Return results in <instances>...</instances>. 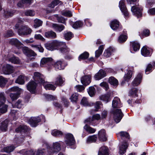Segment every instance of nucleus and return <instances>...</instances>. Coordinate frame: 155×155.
<instances>
[{
	"mask_svg": "<svg viewBox=\"0 0 155 155\" xmlns=\"http://www.w3.org/2000/svg\"><path fill=\"white\" fill-rule=\"evenodd\" d=\"M5 101L4 93H0V113L2 114L6 113L7 110L8 106L5 104Z\"/></svg>",
	"mask_w": 155,
	"mask_h": 155,
	"instance_id": "nucleus-1",
	"label": "nucleus"
},
{
	"mask_svg": "<svg viewBox=\"0 0 155 155\" xmlns=\"http://www.w3.org/2000/svg\"><path fill=\"white\" fill-rule=\"evenodd\" d=\"M111 113L113 114L114 119L116 123L120 122L124 115L120 109H114L111 111Z\"/></svg>",
	"mask_w": 155,
	"mask_h": 155,
	"instance_id": "nucleus-2",
	"label": "nucleus"
},
{
	"mask_svg": "<svg viewBox=\"0 0 155 155\" xmlns=\"http://www.w3.org/2000/svg\"><path fill=\"white\" fill-rule=\"evenodd\" d=\"M32 30L27 25H22L18 31L19 35H28L31 34Z\"/></svg>",
	"mask_w": 155,
	"mask_h": 155,
	"instance_id": "nucleus-3",
	"label": "nucleus"
},
{
	"mask_svg": "<svg viewBox=\"0 0 155 155\" xmlns=\"http://www.w3.org/2000/svg\"><path fill=\"white\" fill-rule=\"evenodd\" d=\"M65 141L68 146H71L74 145L75 141L73 135L68 134L65 135Z\"/></svg>",
	"mask_w": 155,
	"mask_h": 155,
	"instance_id": "nucleus-4",
	"label": "nucleus"
},
{
	"mask_svg": "<svg viewBox=\"0 0 155 155\" xmlns=\"http://www.w3.org/2000/svg\"><path fill=\"white\" fill-rule=\"evenodd\" d=\"M33 78L36 83H43L45 80L43 78V76L40 73L35 72L34 74Z\"/></svg>",
	"mask_w": 155,
	"mask_h": 155,
	"instance_id": "nucleus-5",
	"label": "nucleus"
},
{
	"mask_svg": "<svg viewBox=\"0 0 155 155\" xmlns=\"http://www.w3.org/2000/svg\"><path fill=\"white\" fill-rule=\"evenodd\" d=\"M125 1L122 0L120 1L119 3V7L123 14L125 17H127L128 15L127 8L124 4Z\"/></svg>",
	"mask_w": 155,
	"mask_h": 155,
	"instance_id": "nucleus-6",
	"label": "nucleus"
},
{
	"mask_svg": "<svg viewBox=\"0 0 155 155\" xmlns=\"http://www.w3.org/2000/svg\"><path fill=\"white\" fill-rule=\"evenodd\" d=\"M142 10V8L137 7V6H134L131 7V11L133 14L138 18L141 16Z\"/></svg>",
	"mask_w": 155,
	"mask_h": 155,
	"instance_id": "nucleus-7",
	"label": "nucleus"
},
{
	"mask_svg": "<svg viewBox=\"0 0 155 155\" xmlns=\"http://www.w3.org/2000/svg\"><path fill=\"white\" fill-rule=\"evenodd\" d=\"M37 84V83L33 81H30L27 85V89L31 93H34L35 92Z\"/></svg>",
	"mask_w": 155,
	"mask_h": 155,
	"instance_id": "nucleus-8",
	"label": "nucleus"
},
{
	"mask_svg": "<svg viewBox=\"0 0 155 155\" xmlns=\"http://www.w3.org/2000/svg\"><path fill=\"white\" fill-rule=\"evenodd\" d=\"M54 61L51 58H44L41 59V66L44 67L46 64H53Z\"/></svg>",
	"mask_w": 155,
	"mask_h": 155,
	"instance_id": "nucleus-9",
	"label": "nucleus"
},
{
	"mask_svg": "<svg viewBox=\"0 0 155 155\" xmlns=\"http://www.w3.org/2000/svg\"><path fill=\"white\" fill-rule=\"evenodd\" d=\"M41 120L39 117H31L28 121L29 124L32 127H36L38 123L40 122Z\"/></svg>",
	"mask_w": 155,
	"mask_h": 155,
	"instance_id": "nucleus-10",
	"label": "nucleus"
},
{
	"mask_svg": "<svg viewBox=\"0 0 155 155\" xmlns=\"http://www.w3.org/2000/svg\"><path fill=\"white\" fill-rule=\"evenodd\" d=\"M91 75H85L81 78V83L84 85H87L89 84L91 82Z\"/></svg>",
	"mask_w": 155,
	"mask_h": 155,
	"instance_id": "nucleus-11",
	"label": "nucleus"
},
{
	"mask_svg": "<svg viewBox=\"0 0 155 155\" xmlns=\"http://www.w3.org/2000/svg\"><path fill=\"white\" fill-rule=\"evenodd\" d=\"M105 71L102 69L100 70L94 76V78L96 80H100L106 76Z\"/></svg>",
	"mask_w": 155,
	"mask_h": 155,
	"instance_id": "nucleus-12",
	"label": "nucleus"
},
{
	"mask_svg": "<svg viewBox=\"0 0 155 155\" xmlns=\"http://www.w3.org/2000/svg\"><path fill=\"white\" fill-rule=\"evenodd\" d=\"M98 137L100 140L106 141L107 139V137L105 130L104 129L101 130L98 133Z\"/></svg>",
	"mask_w": 155,
	"mask_h": 155,
	"instance_id": "nucleus-13",
	"label": "nucleus"
},
{
	"mask_svg": "<svg viewBox=\"0 0 155 155\" xmlns=\"http://www.w3.org/2000/svg\"><path fill=\"white\" fill-rule=\"evenodd\" d=\"M112 107L113 108H120L122 107L120 99L118 97L114 98L112 101Z\"/></svg>",
	"mask_w": 155,
	"mask_h": 155,
	"instance_id": "nucleus-14",
	"label": "nucleus"
},
{
	"mask_svg": "<svg viewBox=\"0 0 155 155\" xmlns=\"http://www.w3.org/2000/svg\"><path fill=\"white\" fill-rule=\"evenodd\" d=\"M13 67L9 64H7L2 69L3 73L5 74H8L13 73Z\"/></svg>",
	"mask_w": 155,
	"mask_h": 155,
	"instance_id": "nucleus-15",
	"label": "nucleus"
},
{
	"mask_svg": "<svg viewBox=\"0 0 155 155\" xmlns=\"http://www.w3.org/2000/svg\"><path fill=\"white\" fill-rule=\"evenodd\" d=\"M142 77V76L141 74H138L132 82V85L133 86H136L139 85L141 82Z\"/></svg>",
	"mask_w": 155,
	"mask_h": 155,
	"instance_id": "nucleus-16",
	"label": "nucleus"
},
{
	"mask_svg": "<svg viewBox=\"0 0 155 155\" xmlns=\"http://www.w3.org/2000/svg\"><path fill=\"white\" fill-rule=\"evenodd\" d=\"M23 53L28 56H34L36 54L32 50L28 48H25L22 49Z\"/></svg>",
	"mask_w": 155,
	"mask_h": 155,
	"instance_id": "nucleus-17",
	"label": "nucleus"
},
{
	"mask_svg": "<svg viewBox=\"0 0 155 155\" xmlns=\"http://www.w3.org/2000/svg\"><path fill=\"white\" fill-rule=\"evenodd\" d=\"M109 155V150L107 147L104 146L100 148L98 155Z\"/></svg>",
	"mask_w": 155,
	"mask_h": 155,
	"instance_id": "nucleus-18",
	"label": "nucleus"
},
{
	"mask_svg": "<svg viewBox=\"0 0 155 155\" xmlns=\"http://www.w3.org/2000/svg\"><path fill=\"white\" fill-rule=\"evenodd\" d=\"M128 144L126 142L123 143L120 147L119 153L120 154L122 155L126 152V150L128 147Z\"/></svg>",
	"mask_w": 155,
	"mask_h": 155,
	"instance_id": "nucleus-19",
	"label": "nucleus"
},
{
	"mask_svg": "<svg viewBox=\"0 0 155 155\" xmlns=\"http://www.w3.org/2000/svg\"><path fill=\"white\" fill-rule=\"evenodd\" d=\"M52 28L56 32H60L64 28V26L63 25H58L57 24H53L52 25Z\"/></svg>",
	"mask_w": 155,
	"mask_h": 155,
	"instance_id": "nucleus-20",
	"label": "nucleus"
},
{
	"mask_svg": "<svg viewBox=\"0 0 155 155\" xmlns=\"http://www.w3.org/2000/svg\"><path fill=\"white\" fill-rule=\"evenodd\" d=\"M45 37L48 38L54 39L57 37V35L55 32L52 31H50L45 33Z\"/></svg>",
	"mask_w": 155,
	"mask_h": 155,
	"instance_id": "nucleus-21",
	"label": "nucleus"
},
{
	"mask_svg": "<svg viewBox=\"0 0 155 155\" xmlns=\"http://www.w3.org/2000/svg\"><path fill=\"white\" fill-rule=\"evenodd\" d=\"M127 31L125 29L123 30V33L124 35L122 34L119 37L118 41L120 43H123L127 39L126 33Z\"/></svg>",
	"mask_w": 155,
	"mask_h": 155,
	"instance_id": "nucleus-22",
	"label": "nucleus"
},
{
	"mask_svg": "<svg viewBox=\"0 0 155 155\" xmlns=\"http://www.w3.org/2000/svg\"><path fill=\"white\" fill-rule=\"evenodd\" d=\"M42 84H43L46 90H54L56 88V87L53 85L47 82H45V81Z\"/></svg>",
	"mask_w": 155,
	"mask_h": 155,
	"instance_id": "nucleus-23",
	"label": "nucleus"
},
{
	"mask_svg": "<svg viewBox=\"0 0 155 155\" xmlns=\"http://www.w3.org/2000/svg\"><path fill=\"white\" fill-rule=\"evenodd\" d=\"M119 22L116 20L112 21L110 25L111 28L113 30H115L117 29L119 27Z\"/></svg>",
	"mask_w": 155,
	"mask_h": 155,
	"instance_id": "nucleus-24",
	"label": "nucleus"
},
{
	"mask_svg": "<svg viewBox=\"0 0 155 155\" xmlns=\"http://www.w3.org/2000/svg\"><path fill=\"white\" fill-rule=\"evenodd\" d=\"M54 67L56 69L61 70L64 69V67L63 65V62L61 61H58L55 63L54 62Z\"/></svg>",
	"mask_w": 155,
	"mask_h": 155,
	"instance_id": "nucleus-25",
	"label": "nucleus"
},
{
	"mask_svg": "<svg viewBox=\"0 0 155 155\" xmlns=\"http://www.w3.org/2000/svg\"><path fill=\"white\" fill-rule=\"evenodd\" d=\"M109 82L114 86H117L118 83V80L114 77L111 76L109 78Z\"/></svg>",
	"mask_w": 155,
	"mask_h": 155,
	"instance_id": "nucleus-26",
	"label": "nucleus"
},
{
	"mask_svg": "<svg viewBox=\"0 0 155 155\" xmlns=\"http://www.w3.org/2000/svg\"><path fill=\"white\" fill-rule=\"evenodd\" d=\"M141 54L142 55L145 57L148 56L150 55V52L145 46H143L142 48Z\"/></svg>",
	"mask_w": 155,
	"mask_h": 155,
	"instance_id": "nucleus-27",
	"label": "nucleus"
},
{
	"mask_svg": "<svg viewBox=\"0 0 155 155\" xmlns=\"http://www.w3.org/2000/svg\"><path fill=\"white\" fill-rule=\"evenodd\" d=\"M8 90L10 92H16V94H19L22 91V89L16 86L12 87L9 88Z\"/></svg>",
	"mask_w": 155,
	"mask_h": 155,
	"instance_id": "nucleus-28",
	"label": "nucleus"
},
{
	"mask_svg": "<svg viewBox=\"0 0 155 155\" xmlns=\"http://www.w3.org/2000/svg\"><path fill=\"white\" fill-rule=\"evenodd\" d=\"M110 94H107L101 96L100 97V99L101 100L105 102L106 103L109 101L110 100Z\"/></svg>",
	"mask_w": 155,
	"mask_h": 155,
	"instance_id": "nucleus-29",
	"label": "nucleus"
},
{
	"mask_svg": "<svg viewBox=\"0 0 155 155\" xmlns=\"http://www.w3.org/2000/svg\"><path fill=\"white\" fill-rule=\"evenodd\" d=\"M84 129L88 133L90 134H93L96 131V129L92 128L86 124L84 126Z\"/></svg>",
	"mask_w": 155,
	"mask_h": 155,
	"instance_id": "nucleus-30",
	"label": "nucleus"
},
{
	"mask_svg": "<svg viewBox=\"0 0 155 155\" xmlns=\"http://www.w3.org/2000/svg\"><path fill=\"white\" fill-rule=\"evenodd\" d=\"M131 44L133 48L134 51H137L139 49L140 45L138 42L134 41L131 42Z\"/></svg>",
	"mask_w": 155,
	"mask_h": 155,
	"instance_id": "nucleus-31",
	"label": "nucleus"
},
{
	"mask_svg": "<svg viewBox=\"0 0 155 155\" xmlns=\"http://www.w3.org/2000/svg\"><path fill=\"white\" fill-rule=\"evenodd\" d=\"M28 127L27 126L23 125L20 126L18 127L15 130V131L17 132H25L27 130Z\"/></svg>",
	"mask_w": 155,
	"mask_h": 155,
	"instance_id": "nucleus-32",
	"label": "nucleus"
},
{
	"mask_svg": "<svg viewBox=\"0 0 155 155\" xmlns=\"http://www.w3.org/2000/svg\"><path fill=\"white\" fill-rule=\"evenodd\" d=\"M8 79L4 78L2 76H0V87H4L7 82H8Z\"/></svg>",
	"mask_w": 155,
	"mask_h": 155,
	"instance_id": "nucleus-33",
	"label": "nucleus"
},
{
	"mask_svg": "<svg viewBox=\"0 0 155 155\" xmlns=\"http://www.w3.org/2000/svg\"><path fill=\"white\" fill-rule=\"evenodd\" d=\"M8 123L7 121H5L2 122L0 127V131H5L6 130L7 128Z\"/></svg>",
	"mask_w": 155,
	"mask_h": 155,
	"instance_id": "nucleus-34",
	"label": "nucleus"
},
{
	"mask_svg": "<svg viewBox=\"0 0 155 155\" xmlns=\"http://www.w3.org/2000/svg\"><path fill=\"white\" fill-rule=\"evenodd\" d=\"M53 149L54 152H58L61 149L60 144L58 142H56L53 143Z\"/></svg>",
	"mask_w": 155,
	"mask_h": 155,
	"instance_id": "nucleus-35",
	"label": "nucleus"
},
{
	"mask_svg": "<svg viewBox=\"0 0 155 155\" xmlns=\"http://www.w3.org/2000/svg\"><path fill=\"white\" fill-rule=\"evenodd\" d=\"M81 104L84 106H92L94 105L93 103H89L87 99L85 97H83L81 100Z\"/></svg>",
	"mask_w": 155,
	"mask_h": 155,
	"instance_id": "nucleus-36",
	"label": "nucleus"
},
{
	"mask_svg": "<svg viewBox=\"0 0 155 155\" xmlns=\"http://www.w3.org/2000/svg\"><path fill=\"white\" fill-rule=\"evenodd\" d=\"M55 50L57 49L58 48L61 46L63 45V43L57 40H54L52 41Z\"/></svg>",
	"mask_w": 155,
	"mask_h": 155,
	"instance_id": "nucleus-37",
	"label": "nucleus"
},
{
	"mask_svg": "<svg viewBox=\"0 0 155 155\" xmlns=\"http://www.w3.org/2000/svg\"><path fill=\"white\" fill-rule=\"evenodd\" d=\"M15 82L21 84H24L25 83L24 76L22 75L19 76L16 80Z\"/></svg>",
	"mask_w": 155,
	"mask_h": 155,
	"instance_id": "nucleus-38",
	"label": "nucleus"
},
{
	"mask_svg": "<svg viewBox=\"0 0 155 155\" xmlns=\"http://www.w3.org/2000/svg\"><path fill=\"white\" fill-rule=\"evenodd\" d=\"M104 49V46L103 45H101L99 49L95 51V57L96 58L99 57L101 54L103 50Z\"/></svg>",
	"mask_w": 155,
	"mask_h": 155,
	"instance_id": "nucleus-39",
	"label": "nucleus"
},
{
	"mask_svg": "<svg viewBox=\"0 0 155 155\" xmlns=\"http://www.w3.org/2000/svg\"><path fill=\"white\" fill-rule=\"evenodd\" d=\"M34 26L36 28L42 25L43 22L40 20L35 19L34 21Z\"/></svg>",
	"mask_w": 155,
	"mask_h": 155,
	"instance_id": "nucleus-40",
	"label": "nucleus"
},
{
	"mask_svg": "<svg viewBox=\"0 0 155 155\" xmlns=\"http://www.w3.org/2000/svg\"><path fill=\"white\" fill-rule=\"evenodd\" d=\"M89 56V54L87 52H85L81 54L78 57L79 61L81 60H84L88 58Z\"/></svg>",
	"mask_w": 155,
	"mask_h": 155,
	"instance_id": "nucleus-41",
	"label": "nucleus"
},
{
	"mask_svg": "<svg viewBox=\"0 0 155 155\" xmlns=\"http://www.w3.org/2000/svg\"><path fill=\"white\" fill-rule=\"evenodd\" d=\"M97 137L95 135L89 137L87 140V142L88 143L94 142L97 140Z\"/></svg>",
	"mask_w": 155,
	"mask_h": 155,
	"instance_id": "nucleus-42",
	"label": "nucleus"
},
{
	"mask_svg": "<svg viewBox=\"0 0 155 155\" xmlns=\"http://www.w3.org/2000/svg\"><path fill=\"white\" fill-rule=\"evenodd\" d=\"M23 105L22 101L20 100H18L14 104H12L13 107H16L18 108H21Z\"/></svg>",
	"mask_w": 155,
	"mask_h": 155,
	"instance_id": "nucleus-43",
	"label": "nucleus"
},
{
	"mask_svg": "<svg viewBox=\"0 0 155 155\" xmlns=\"http://www.w3.org/2000/svg\"><path fill=\"white\" fill-rule=\"evenodd\" d=\"M138 89L137 88H132L129 92V94L131 96L133 97H137L138 94L137 92H138Z\"/></svg>",
	"mask_w": 155,
	"mask_h": 155,
	"instance_id": "nucleus-44",
	"label": "nucleus"
},
{
	"mask_svg": "<svg viewBox=\"0 0 155 155\" xmlns=\"http://www.w3.org/2000/svg\"><path fill=\"white\" fill-rule=\"evenodd\" d=\"M64 35L65 39L67 40H70L73 37V35L70 32H65Z\"/></svg>",
	"mask_w": 155,
	"mask_h": 155,
	"instance_id": "nucleus-45",
	"label": "nucleus"
},
{
	"mask_svg": "<svg viewBox=\"0 0 155 155\" xmlns=\"http://www.w3.org/2000/svg\"><path fill=\"white\" fill-rule=\"evenodd\" d=\"M132 72L131 70H129L127 73L125 74L124 76V79L128 81L132 77Z\"/></svg>",
	"mask_w": 155,
	"mask_h": 155,
	"instance_id": "nucleus-46",
	"label": "nucleus"
},
{
	"mask_svg": "<svg viewBox=\"0 0 155 155\" xmlns=\"http://www.w3.org/2000/svg\"><path fill=\"white\" fill-rule=\"evenodd\" d=\"M61 14L65 16L69 17H71L72 16L71 12L68 10H63L61 12Z\"/></svg>",
	"mask_w": 155,
	"mask_h": 155,
	"instance_id": "nucleus-47",
	"label": "nucleus"
},
{
	"mask_svg": "<svg viewBox=\"0 0 155 155\" xmlns=\"http://www.w3.org/2000/svg\"><path fill=\"white\" fill-rule=\"evenodd\" d=\"M9 61L15 64H19L20 63V60L17 57H13L9 59Z\"/></svg>",
	"mask_w": 155,
	"mask_h": 155,
	"instance_id": "nucleus-48",
	"label": "nucleus"
},
{
	"mask_svg": "<svg viewBox=\"0 0 155 155\" xmlns=\"http://www.w3.org/2000/svg\"><path fill=\"white\" fill-rule=\"evenodd\" d=\"M51 134L54 136H59L62 135V132L58 130L54 129L52 130Z\"/></svg>",
	"mask_w": 155,
	"mask_h": 155,
	"instance_id": "nucleus-49",
	"label": "nucleus"
},
{
	"mask_svg": "<svg viewBox=\"0 0 155 155\" xmlns=\"http://www.w3.org/2000/svg\"><path fill=\"white\" fill-rule=\"evenodd\" d=\"M15 148V147L12 146H8L4 147L3 149L4 152L9 153L12 151Z\"/></svg>",
	"mask_w": 155,
	"mask_h": 155,
	"instance_id": "nucleus-50",
	"label": "nucleus"
},
{
	"mask_svg": "<svg viewBox=\"0 0 155 155\" xmlns=\"http://www.w3.org/2000/svg\"><path fill=\"white\" fill-rule=\"evenodd\" d=\"M45 46L46 48L49 50L52 51L55 50L52 42L51 43H46L45 44Z\"/></svg>",
	"mask_w": 155,
	"mask_h": 155,
	"instance_id": "nucleus-51",
	"label": "nucleus"
},
{
	"mask_svg": "<svg viewBox=\"0 0 155 155\" xmlns=\"http://www.w3.org/2000/svg\"><path fill=\"white\" fill-rule=\"evenodd\" d=\"M60 51L63 54H67L69 52V49L66 45L62 47L60 49Z\"/></svg>",
	"mask_w": 155,
	"mask_h": 155,
	"instance_id": "nucleus-52",
	"label": "nucleus"
},
{
	"mask_svg": "<svg viewBox=\"0 0 155 155\" xmlns=\"http://www.w3.org/2000/svg\"><path fill=\"white\" fill-rule=\"evenodd\" d=\"M10 43L13 45L18 46L21 45V42L16 39H12L10 41Z\"/></svg>",
	"mask_w": 155,
	"mask_h": 155,
	"instance_id": "nucleus-53",
	"label": "nucleus"
},
{
	"mask_svg": "<svg viewBox=\"0 0 155 155\" xmlns=\"http://www.w3.org/2000/svg\"><path fill=\"white\" fill-rule=\"evenodd\" d=\"M60 2L58 0H53L51 4L48 5V7L53 8L56 5H57Z\"/></svg>",
	"mask_w": 155,
	"mask_h": 155,
	"instance_id": "nucleus-54",
	"label": "nucleus"
},
{
	"mask_svg": "<svg viewBox=\"0 0 155 155\" xmlns=\"http://www.w3.org/2000/svg\"><path fill=\"white\" fill-rule=\"evenodd\" d=\"M78 94L77 93H75L72 95L70 98L71 101L73 102H76L78 100Z\"/></svg>",
	"mask_w": 155,
	"mask_h": 155,
	"instance_id": "nucleus-55",
	"label": "nucleus"
},
{
	"mask_svg": "<svg viewBox=\"0 0 155 155\" xmlns=\"http://www.w3.org/2000/svg\"><path fill=\"white\" fill-rule=\"evenodd\" d=\"M83 24L81 21H77L75 22L72 25V27L74 28H77L82 26Z\"/></svg>",
	"mask_w": 155,
	"mask_h": 155,
	"instance_id": "nucleus-56",
	"label": "nucleus"
},
{
	"mask_svg": "<svg viewBox=\"0 0 155 155\" xmlns=\"http://www.w3.org/2000/svg\"><path fill=\"white\" fill-rule=\"evenodd\" d=\"M64 81L62 77L59 76L56 79L55 82V84L58 85H61L63 83Z\"/></svg>",
	"mask_w": 155,
	"mask_h": 155,
	"instance_id": "nucleus-57",
	"label": "nucleus"
},
{
	"mask_svg": "<svg viewBox=\"0 0 155 155\" xmlns=\"http://www.w3.org/2000/svg\"><path fill=\"white\" fill-rule=\"evenodd\" d=\"M88 92L90 96H93L94 95L95 93V89L94 87L93 86L89 87L88 90Z\"/></svg>",
	"mask_w": 155,
	"mask_h": 155,
	"instance_id": "nucleus-58",
	"label": "nucleus"
},
{
	"mask_svg": "<svg viewBox=\"0 0 155 155\" xmlns=\"http://www.w3.org/2000/svg\"><path fill=\"white\" fill-rule=\"evenodd\" d=\"M20 94L15 93H11L9 94V96L12 101H14L17 100L19 97Z\"/></svg>",
	"mask_w": 155,
	"mask_h": 155,
	"instance_id": "nucleus-59",
	"label": "nucleus"
},
{
	"mask_svg": "<svg viewBox=\"0 0 155 155\" xmlns=\"http://www.w3.org/2000/svg\"><path fill=\"white\" fill-rule=\"evenodd\" d=\"M14 12H15L13 11L6 10L5 11V16L6 17L12 16L13 15Z\"/></svg>",
	"mask_w": 155,
	"mask_h": 155,
	"instance_id": "nucleus-60",
	"label": "nucleus"
},
{
	"mask_svg": "<svg viewBox=\"0 0 155 155\" xmlns=\"http://www.w3.org/2000/svg\"><path fill=\"white\" fill-rule=\"evenodd\" d=\"M31 0H22L19 2V5L22 3L24 7L30 4L31 3Z\"/></svg>",
	"mask_w": 155,
	"mask_h": 155,
	"instance_id": "nucleus-61",
	"label": "nucleus"
},
{
	"mask_svg": "<svg viewBox=\"0 0 155 155\" xmlns=\"http://www.w3.org/2000/svg\"><path fill=\"white\" fill-rule=\"evenodd\" d=\"M25 14L27 16H33L35 15V13L34 11L31 10H28L26 11L25 12Z\"/></svg>",
	"mask_w": 155,
	"mask_h": 155,
	"instance_id": "nucleus-62",
	"label": "nucleus"
},
{
	"mask_svg": "<svg viewBox=\"0 0 155 155\" xmlns=\"http://www.w3.org/2000/svg\"><path fill=\"white\" fill-rule=\"evenodd\" d=\"M45 97L48 101L54 100L56 99V97L54 96L49 94H46Z\"/></svg>",
	"mask_w": 155,
	"mask_h": 155,
	"instance_id": "nucleus-63",
	"label": "nucleus"
},
{
	"mask_svg": "<svg viewBox=\"0 0 155 155\" xmlns=\"http://www.w3.org/2000/svg\"><path fill=\"white\" fill-rule=\"evenodd\" d=\"M35 38L37 39L41 40L42 41H45V39L40 34H35L34 36Z\"/></svg>",
	"mask_w": 155,
	"mask_h": 155,
	"instance_id": "nucleus-64",
	"label": "nucleus"
}]
</instances>
